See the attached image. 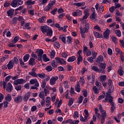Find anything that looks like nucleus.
Returning a JSON list of instances; mask_svg holds the SVG:
<instances>
[{
  "mask_svg": "<svg viewBox=\"0 0 124 124\" xmlns=\"http://www.w3.org/2000/svg\"><path fill=\"white\" fill-rule=\"evenodd\" d=\"M16 63V56H15L14 60H12L9 61L7 65V68L9 70H11L13 67H14V64Z\"/></svg>",
  "mask_w": 124,
  "mask_h": 124,
  "instance_id": "nucleus-1",
  "label": "nucleus"
},
{
  "mask_svg": "<svg viewBox=\"0 0 124 124\" xmlns=\"http://www.w3.org/2000/svg\"><path fill=\"white\" fill-rule=\"evenodd\" d=\"M88 81L91 85H93L95 82V75L91 74L87 76Z\"/></svg>",
  "mask_w": 124,
  "mask_h": 124,
  "instance_id": "nucleus-2",
  "label": "nucleus"
},
{
  "mask_svg": "<svg viewBox=\"0 0 124 124\" xmlns=\"http://www.w3.org/2000/svg\"><path fill=\"white\" fill-rule=\"evenodd\" d=\"M94 111H95V114L93 115V119L94 122H95L96 121V118H98L99 119L100 117V113H98V108H94Z\"/></svg>",
  "mask_w": 124,
  "mask_h": 124,
  "instance_id": "nucleus-3",
  "label": "nucleus"
},
{
  "mask_svg": "<svg viewBox=\"0 0 124 124\" xmlns=\"http://www.w3.org/2000/svg\"><path fill=\"white\" fill-rule=\"evenodd\" d=\"M59 80V77L58 76H53L49 80V84L51 86H54V85H56V82Z\"/></svg>",
  "mask_w": 124,
  "mask_h": 124,
  "instance_id": "nucleus-4",
  "label": "nucleus"
},
{
  "mask_svg": "<svg viewBox=\"0 0 124 124\" xmlns=\"http://www.w3.org/2000/svg\"><path fill=\"white\" fill-rule=\"evenodd\" d=\"M83 53L84 55H86V57H89L92 55V51L86 46H83Z\"/></svg>",
  "mask_w": 124,
  "mask_h": 124,
  "instance_id": "nucleus-5",
  "label": "nucleus"
},
{
  "mask_svg": "<svg viewBox=\"0 0 124 124\" xmlns=\"http://www.w3.org/2000/svg\"><path fill=\"white\" fill-rule=\"evenodd\" d=\"M80 31L82 38H85V36H86V34L85 33H88L89 32V30L82 27L80 28Z\"/></svg>",
  "mask_w": 124,
  "mask_h": 124,
  "instance_id": "nucleus-6",
  "label": "nucleus"
},
{
  "mask_svg": "<svg viewBox=\"0 0 124 124\" xmlns=\"http://www.w3.org/2000/svg\"><path fill=\"white\" fill-rule=\"evenodd\" d=\"M11 78H12V76H10V75L6 77L5 78V81H3L2 84L4 90H5L6 89V85H7V82H8V81H9L10 79H11Z\"/></svg>",
  "mask_w": 124,
  "mask_h": 124,
  "instance_id": "nucleus-7",
  "label": "nucleus"
},
{
  "mask_svg": "<svg viewBox=\"0 0 124 124\" xmlns=\"http://www.w3.org/2000/svg\"><path fill=\"white\" fill-rule=\"evenodd\" d=\"M50 27L47 25L41 26H40V30L42 33H46V32L49 31Z\"/></svg>",
  "mask_w": 124,
  "mask_h": 124,
  "instance_id": "nucleus-8",
  "label": "nucleus"
},
{
  "mask_svg": "<svg viewBox=\"0 0 124 124\" xmlns=\"http://www.w3.org/2000/svg\"><path fill=\"white\" fill-rule=\"evenodd\" d=\"M55 60L57 62V63H60V64H66V62L64 61V60L62 58H60L59 57H57L55 58Z\"/></svg>",
  "mask_w": 124,
  "mask_h": 124,
  "instance_id": "nucleus-9",
  "label": "nucleus"
},
{
  "mask_svg": "<svg viewBox=\"0 0 124 124\" xmlns=\"http://www.w3.org/2000/svg\"><path fill=\"white\" fill-rule=\"evenodd\" d=\"M30 83L31 85H34L35 87H39V82L36 78L31 79L30 81Z\"/></svg>",
  "mask_w": 124,
  "mask_h": 124,
  "instance_id": "nucleus-10",
  "label": "nucleus"
},
{
  "mask_svg": "<svg viewBox=\"0 0 124 124\" xmlns=\"http://www.w3.org/2000/svg\"><path fill=\"white\" fill-rule=\"evenodd\" d=\"M101 113V124H103L105 122V119L107 118V114H106V111L104 110Z\"/></svg>",
  "mask_w": 124,
  "mask_h": 124,
  "instance_id": "nucleus-11",
  "label": "nucleus"
},
{
  "mask_svg": "<svg viewBox=\"0 0 124 124\" xmlns=\"http://www.w3.org/2000/svg\"><path fill=\"white\" fill-rule=\"evenodd\" d=\"M83 13H82V11L77 9L75 12H73L72 13V15L74 17H78V16H82Z\"/></svg>",
  "mask_w": 124,
  "mask_h": 124,
  "instance_id": "nucleus-12",
  "label": "nucleus"
},
{
  "mask_svg": "<svg viewBox=\"0 0 124 124\" xmlns=\"http://www.w3.org/2000/svg\"><path fill=\"white\" fill-rule=\"evenodd\" d=\"M36 69L34 68L31 69V71L29 72V75L30 76H32V77H34V78H37V74L36 73Z\"/></svg>",
  "mask_w": 124,
  "mask_h": 124,
  "instance_id": "nucleus-13",
  "label": "nucleus"
},
{
  "mask_svg": "<svg viewBox=\"0 0 124 124\" xmlns=\"http://www.w3.org/2000/svg\"><path fill=\"white\" fill-rule=\"evenodd\" d=\"M106 68V63H100V72L101 73H105V71L104 69Z\"/></svg>",
  "mask_w": 124,
  "mask_h": 124,
  "instance_id": "nucleus-14",
  "label": "nucleus"
},
{
  "mask_svg": "<svg viewBox=\"0 0 124 124\" xmlns=\"http://www.w3.org/2000/svg\"><path fill=\"white\" fill-rule=\"evenodd\" d=\"M110 35V30L107 29L105 32H103V36L104 38L106 39H108L109 38V36Z\"/></svg>",
  "mask_w": 124,
  "mask_h": 124,
  "instance_id": "nucleus-15",
  "label": "nucleus"
},
{
  "mask_svg": "<svg viewBox=\"0 0 124 124\" xmlns=\"http://www.w3.org/2000/svg\"><path fill=\"white\" fill-rule=\"evenodd\" d=\"M36 62H35V59L33 58H31L29 60L28 64L29 65H31L33 66V65H35Z\"/></svg>",
  "mask_w": 124,
  "mask_h": 124,
  "instance_id": "nucleus-16",
  "label": "nucleus"
},
{
  "mask_svg": "<svg viewBox=\"0 0 124 124\" xmlns=\"http://www.w3.org/2000/svg\"><path fill=\"white\" fill-rule=\"evenodd\" d=\"M7 14L8 17H10V18H12L13 16L14 15V9H10L7 11Z\"/></svg>",
  "mask_w": 124,
  "mask_h": 124,
  "instance_id": "nucleus-17",
  "label": "nucleus"
},
{
  "mask_svg": "<svg viewBox=\"0 0 124 124\" xmlns=\"http://www.w3.org/2000/svg\"><path fill=\"white\" fill-rule=\"evenodd\" d=\"M30 97H31V93L30 92H28L24 95L23 98L24 101L27 102L28 100H29V98H30Z\"/></svg>",
  "mask_w": 124,
  "mask_h": 124,
  "instance_id": "nucleus-18",
  "label": "nucleus"
},
{
  "mask_svg": "<svg viewBox=\"0 0 124 124\" xmlns=\"http://www.w3.org/2000/svg\"><path fill=\"white\" fill-rule=\"evenodd\" d=\"M93 33L95 37H97V38H102L103 35L102 34L100 33V32L96 31H94L93 32Z\"/></svg>",
  "mask_w": 124,
  "mask_h": 124,
  "instance_id": "nucleus-19",
  "label": "nucleus"
},
{
  "mask_svg": "<svg viewBox=\"0 0 124 124\" xmlns=\"http://www.w3.org/2000/svg\"><path fill=\"white\" fill-rule=\"evenodd\" d=\"M15 43H16V36H15L13 40L10 42V44H9V47L11 48L15 47V46H16V45H14Z\"/></svg>",
  "mask_w": 124,
  "mask_h": 124,
  "instance_id": "nucleus-20",
  "label": "nucleus"
},
{
  "mask_svg": "<svg viewBox=\"0 0 124 124\" xmlns=\"http://www.w3.org/2000/svg\"><path fill=\"white\" fill-rule=\"evenodd\" d=\"M113 97L111 96L110 94L107 95V96L105 98V101H107V102H113Z\"/></svg>",
  "mask_w": 124,
  "mask_h": 124,
  "instance_id": "nucleus-21",
  "label": "nucleus"
},
{
  "mask_svg": "<svg viewBox=\"0 0 124 124\" xmlns=\"http://www.w3.org/2000/svg\"><path fill=\"white\" fill-rule=\"evenodd\" d=\"M104 61V58L102 55H99L98 57L96 58V62H102Z\"/></svg>",
  "mask_w": 124,
  "mask_h": 124,
  "instance_id": "nucleus-22",
  "label": "nucleus"
},
{
  "mask_svg": "<svg viewBox=\"0 0 124 124\" xmlns=\"http://www.w3.org/2000/svg\"><path fill=\"white\" fill-rule=\"evenodd\" d=\"M75 90L77 93H80V92H81V87H80V83L79 82H77L75 85Z\"/></svg>",
  "mask_w": 124,
  "mask_h": 124,
  "instance_id": "nucleus-23",
  "label": "nucleus"
},
{
  "mask_svg": "<svg viewBox=\"0 0 124 124\" xmlns=\"http://www.w3.org/2000/svg\"><path fill=\"white\" fill-rule=\"evenodd\" d=\"M109 104L111 105V108H110V111L111 113H114V111H115V109H116V105H115V103L114 102H110Z\"/></svg>",
  "mask_w": 124,
  "mask_h": 124,
  "instance_id": "nucleus-24",
  "label": "nucleus"
},
{
  "mask_svg": "<svg viewBox=\"0 0 124 124\" xmlns=\"http://www.w3.org/2000/svg\"><path fill=\"white\" fill-rule=\"evenodd\" d=\"M13 87H12V84L10 82H9L7 84V88H6V91L7 92H11V91H13Z\"/></svg>",
  "mask_w": 124,
  "mask_h": 124,
  "instance_id": "nucleus-25",
  "label": "nucleus"
},
{
  "mask_svg": "<svg viewBox=\"0 0 124 124\" xmlns=\"http://www.w3.org/2000/svg\"><path fill=\"white\" fill-rule=\"evenodd\" d=\"M95 85V87L98 88L99 91H101L102 90V86H101V83H100V82L96 81Z\"/></svg>",
  "mask_w": 124,
  "mask_h": 124,
  "instance_id": "nucleus-26",
  "label": "nucleus"
},
{
  "mask_svg": "<svg viewBox=\"0 0 124 124\" xmlns=\"http://www.w3.org/2000/svg\"><path fill=\"white\" fill-rule=\"evenodd\" d=\"M85 3L84 2H78V3H74L73 5L75 6H77V7H82L85 5Z\"/></svg>",
  "mask_w": 124,
  "mask_h": 124,
  "instance_id": "nucleus-27",
  "label": "nucleus"
},
{
  "mask_svg": "<svg viewBox=\"0 0 124 124\" xmlns=\"http://www.w3.org/2000/svg\"><path fill=\"white\" fill-rule=\"evenodd\" d=\"M84 113L85 114L84 118L88 122V120H89V117H90V114H89V111L87 109H85L84 110Z\"/></svg>",
  "mask_w": 124,
  "mask_h": 124,
  "instance_id": "nucleus-28",
  "label": "nucleus"
},
{
  "mask_svg": "<svg viewBox=\"0 0 124 124\" xmlns=\"http://www.w3.org/2000/svg\"><path fill=\"white\" fill-rule=\"evenodd\" d=\"M90 19L92 21L95 22L96 21V13H93L90 16Z\"/></svg>",
  "mask_w": 124,
  "mask_h": 124,
  "instance_id": "nucleus-29",
  "label": "nucleus"
},
{
  "mask_svg": "<svg viewBox=\"0 0 124 124\" xmlns=\"http://www.w3.org/2000/svg\"><path fill=\"white\" fill-rule=\"evenodd\" d=\"M27 81L25 79H23V78L17 79L16 80V84L18 85V84H24V83H26Z\"/></svg>",
  "mask_w": 124,
  "mask_h": 124,
  "instance_id": "nucleus-30",
  "label": "nucleus"
},
{
  "mask_svg": "<svg viewBox=\"0 0 124 124\" xmlns=\"http://www.w3.org/2000/svg\"><path fill=\"white\" fill-rule=\"evenodd\" d=\"M36 53H37L38 57H42V55L44 54V52L42 49H38L36 50Z\"/></svg>",
  "mask_w": 124,
  "mask_h": 124,
  "instance_id": "nucleus-31",
  "label": "nucleus"
},
{
  "mask_svg": "<svg viewBox=\"0 0 124 124\" xmlns=\"http://www.w3.org/2000/svg\"><path fill=\"white\" fill-rule=\"evenodd\" d=\"M107 78V76H106V75H105L100 76V82L101 83L102 82H105V81H106Z\"/></svg>",
  "mask_w": 124,
  "mask_h": 124,
  "instance_id": "nucleus-32",
  "label": "nucleus"
},
{
  "mask_svg": "<svg viewBox=\"0 0 124 124\" xmlns=\"http://www.w3.org/2000/svg\"><path fill=\"white\" fill-rule=\"evenodd\" d=\"M46 99V107H49L51 104V103H50V101H51V98L50 97H47Z\"/></svg>",
  "mask_w": 124,
  "mask_h": 124,
  "instance_id": "nucleus-33",
  "label": "nucleus"
},
{
  "mask_svg": "<svg viewBox=\"0 0 124 124\" xmlns=\"http://www.w3.org/2000/svg\"><path fill=\"white\" fill-rule=\"evenodd\" d=\"M43 61L46 62H50V59L47 57V55L46 54H43L42 56Z\"/></svg>",
  "mask_w": 124,
  "mask_h": 124,
  "instance_id": "nucleus-34",
  "label": "nucleus"
},
{
  "mask_svg": "<svg viewBox=\"0 0 124 124\" xmlns=\"http://www.w3.org/2000/svg\"><path fill=\"white\" fill-rule=\"evenodd\" d=\"M26 5H33L35 4V1H32V0H28L26 2Z\"/></svg>",
  "mask_w": 124,
  "mask_h": 124,
  "instance_id": "nucleus-35",
  "label": "nucleus"
},
{
  "mask_svg": "<svg viewBox=\"0 0 124 124\" xmlns=\"http://www.w3.org/2000/svg\"><path fill=\"white\" fill-rule=\"evenodd\" d=\"M76 60V57L74 56H71L69 57V58L67 60L68 62H73L74 61Z\"/></svg>",
  "mask_w": 124,
  "mask_h": 124,
  "instance_id": "nucleus-36",
  "label": "nucleus"
},
{
  "mask_svg": "<svg viewBox=\"0 0 124 124\" xmlns=\"http://www.w3.org/2000/svg\"><path fill=\"white\" fill-rule=\"evenodd\" d=\"M93 91L95 94H98L99 93L100 90H98V88L96 86H93Z\"/></svg>",
  "mask_w": 124,
  "mask_h": 124,
  "instance_id": "nucleus-37",
  "label": "nucleus"
},
{
  "mask_svg": "<svg viewBox=\"0 0 124 124\" xmlns=\"http://www.w3.org/2000/svg\"><path fill=\"white\" fill-rule=\"evenodd\" d=\"M83 62V56H78L77 57V64L79 65L81 62Z\"/></svg>",
  "mask_w": 124,
  "mask_h": 124,
  "instance_id": "nucleus-38",
  "label": "nucleus"
},
{
  "mask_svg": "<svg viewBox=\"0 0 124 124\" xmlns=\"http://www.w3.org/2000/svg\"><path fill=\"white\" fill-rule=\"evenodd\" d=\"M37 78H40L41 79H44L45 78V73H39L37 75Z\"/></svg>",
  "mask_w": 124,
  "mask_h": 124,
  "instance_id": "nucleus-39",
  "label": "nucleus"
},
{
  "mask_svg": "<svg viewBox=\"0 0 124 124\" xmlns=\"http://www.w3.org/2000/svg\"><path fill=\"white\" fill-rule=\"evenodd\" d=\"M31 23L28 22L25 24L24 25V29L25 30H31Z\"/></svg>",
  "mask_w": 124,
  "mask_h": 124,
  "instance_id": "nucleus-40",
  "label": "nucleus"
},
{
  "mask_svg": "<svg viewBox=\"0 0 124 124\" xmlns=\"http://www.w3.org/2000/svg\"><path fill=\"white\" fill-rule=\"evenodd\" d=\"M59 39H61L64 44H66V39H65V37L63 36V35H61L59 36Z\"/></svg>",
  "mask_w": 124,
  "mask_h": 124,
  "instance_id": "nucleus-41",
  "label": "nucleus"
},
{
  "mask_svg": "<svg viewBox=\"0 0 124 124\" xmlns=\"http://www.w3.org/2000/svg\"><path fill=\"white\" fill-rule=\"evenodd\" d=\"M30 57H31V56L30 55V54H26L23 57V60H24V62H28V61H29V59H30Z\"/></svg>",
  "mask_w": 124,
  "mask_h": 124,
  "instance_id": "nucleus-42",
  "label": "nucleus"
},
{
  "mask_svg": "<svg viewBox=\"0 0 124 124\" xmlns=\"http://www.w3.org/2000/svg\"><path fill=\"white\" fill-rule=\"evenodd\" d=\"M73 41V39L72 38V37H71V36H67V43H68V44H71V43H72Z\"/></svg>",
  "mask_w": 124,
  "mask_h": 124,
  "instance_id": "nucleus-43",
  "label": "nucleus"
},
{
  "mask_svg": "<svg viewBox=\"0 0 124 124\" xmlns=\"http://www.w3.org/2000/svg\"><path fill=\"white\" fill-rule=\"evenodd\" d=\"M46 35L47 36H52L53 35V30L52 29L49 28V30L46 32Z\"/></svg>",
  "mask_w": 124,
  "mask_h": 124,
  "instance_id": "nucleus-44",
  "label": "nucleus"
},
{
  "mask_svg": "<svg viewBox=\"0 0 124 124\" xmlns=\"http://www.w3.org/2000/svg\"><path fill=\"white\" fill-rule=\"evenodd\" d=\"M108 90L109 92V93H113L114 92V85H109L108 87Z\"/></svg>",
  "mask_w": 124,
  "mask_h": 124,
  "instance_id": "nucleus-45",
  "label": "nucleus"
},
{
  "mask_svg": "<svg viewBox=\"0 0 124 124\" xmlns=\"http://www.w3.org/2000/svg\"><path fill=\"white\" fill-rule=\"evenodd\" d=\"M79 83H81V86H84V85H85V83H86V81H85V78H84V77H81L80 78Z\"/></svg>",
  "mask_w": 124,
  "mask_h": 124,
  "instance_id": "nucleus-46",
  "label": "nucleus"
},
{
  "mask_svg": "<svg viewBox=\"0 0 124 124\" xmlns=\"http://www.w3.org/2000/svg\"><path fill=\"white\" fill-rule=\"evenodd\" d=\"M52 67H58V62H56V60H53L51 63Z\"/></svg>",
  "mask_w": 124,
  "mask_h": 124,
  "instance_id": "nucleus-47",
  "label": "nucleus"
},
{
  "mask_svg": "<svg viewBox=\"0 0 124 124\" xmlns=\"http://www.w3.org/2000/svg\"><path fill=\"white\" fill-rule=\"evenodd\" d=\"M74 102V98H70L69 99V101L68 103V106H69V107H70V106H71L72 104H73Z\"/></svg>",
  "mask_w": 124,
  "mask_h": 124,
  "instance_id": "nucleus-48",
  "label": "nucleus"
},
{
  "mask_svg": "<svg viewBox=\"0 0 124 124\" xmlns=\"http://www.w3.org/2000/svg\"><path fill=\"white\" fill-rule=\"evenodd\" d=\"M5 99L6 101H8V102L11 101V99H12L11 95L9 94H8L5 98Z\"/></svg>",
  "mask_w": 124,
  "mask_h": 124,
  "instance_id": "nucleus-49",
  "label": "nucleus"
},
{
  "mask_svg": "<svg viewBox=\"0 0 124 124\" xmlns=\"http://www.w3.org/2000/svg\"><path fill=\"white\" fill-rule=\"evenodd\" d=\"M53 46L54 48H57V49H59L60 47H61V45L59 43V42H55L54 43Z\"/></svg>",
  "mask_w": 124,
  "mask_h": 124,
  "instance_id": "nucleus-50",
  "label": "nucleus"
},
{
  "mask_svg": "<svg viewBox=\"0 0 124 124\" xmlns=\"http://www.w3.org/2000/svg\"><path fill=\"white\" fill-rule=\"evenodd\" d=\"M83 99H84V97L83 96H79V97L78 98V104H81L82 102H83Z\"/></svg>",
  "mask_w": 124,
  "mask_h": 124,
  "instance_id": "nucleus-51",
  "label": "nucleus"
},
{
  "mask_svg": "<svg viewBox=\"0 0 124 124\" xmlns=\"http://www.w3.org/2000/svg\"><path fill=\"white\" fill-rule=\"evenodd\" d=\"M39 97L42 98V99H45V97H44V92L42 91L39 93Z\"/></svg>",
  "mask_w": 124,
  "mask_h": 124,
  "instance_id": "nucleus-52",
  "label": "nucleus"
},
{
  "mask_svg": "<svg viewBox=\"0 0 124 124\" xmlns=\"http://www.w3.org/2000/svg\"><path fill=\"white\" fill-rule=\"evenodd\" d=\"M24 1L22 0H16V6H19V5H22Z\"/></svg>",
  "mask_w": 124,
  "mask_h": 124,
  "instance_id": "nucleus-53",
  "label": "nucleus"
},
{
  "mask_svg": "<svg viewBox=\"0 0 124 124\" xmlns=\"http://www.w3.org/2000/svg\"><path fill=\"white\" fill-rule=\"evenodd\" d=\"M92 70H93L94 71H95L96 72H100V70H99V69L96 66H93L92 67Z\"/></svg>",
  "mask_w": 124,
  "mask_h": 124,
  "instance_id": "nucleus-54",
  "label": "nucleus"
},
{
  "mask_svg": "<svg viewBox=\"0 0 124 124\" xmlns=\"http://www.w3.org/2000/svg\"><path fill=\"white\" fill-rule=\"evenodd\" d=\"M115 33L118 37H121L122 36V32L120 30H116Z\"/></svg>",
  "mask_w": 124,
  "mask_h": 124,
  "instance_id": "nucleus-55",
  "label": "nucleus"
},
{
  "mask_svg": "<svg viewBox=\"0 0 124 124\" xmlns=\"http://www.w3.org/2000/svg\"><path fill=\"white\" fill-rule=\"evenodd\" d=\"M115 51L116 52V55H120L121 54H122L123 53V51H122V50L120 49V48H118V47H116L115 48Z\"/></svg>",
  "mask_w": 124,
  "mask_h": 124,
  "instance_id": "nucleus-56",
  "label": "nucleus"
},
{
  "mask_svg": "<svg viewBox=\"0 0 124 124\" xmlns=\"http://www.w3.org/2000/svg\"><path fill=\"white\" fill-rule=\"evenodd\" d=\"M46 70L48 71V72H50V71H52V70H53V67H52V66L51 65L47 66L46 67Z\"/></svg>",
  "mask_w": 124,
  "mask_h": 124,
  "instance_id": "nucleus-57",
  "label": "nucleus"
},
{
  "mask_svg": "<svg viewBox=\"0 0 124 124\" xmlns=\"http://www.w3.org/2000/svg\"><path fill=\"white\" fill-rule=\"evenodd\" d=\"M56 55V52L54 50H52L50 52V58L51 59H54Z\"/></svg>",
  "mask_w": 124,
  "mask_h": 124,
  "instance_id": "nucleus-58",
  "label": "nucleus"
},
{
  "mask_svg": "<svg viewBox=\"0 0 124 124\" xmlns=\"http://www.w3.org/2000/svg\"><path fill=\"white\" fill-rule=\"evenodd\" d=\"M22 100H23V98L22 97V96L19 95L17 96V97H16V102H21Z\"/></svg>",
  "mask_w": 124,
  "mask_h": 124,
  "instance_id": "nucleus-59",
  "label": "nucleus"
},
{
  "mask_svg": "<svg viewBox=\"0 0 124 124\" xmlns=\"http://www.w3.org/2000/svg\"><path fill=\"white\" fill-rule=\"evenodd\" d=\"M93 59H94V58H93V57H89L87 58V61L90 62V63H93Z\"/></svg>",
  "mask_w": 124,
  "mask_h": 124,
  "instance_id": "nucleus-60",
  "label": "nucleus"
},
{
  "mask_svg": "<svg viewBox=\"0 0 124 124\" xmlns=\"http://www.w3.org/2000/svg\"><path fill=\"white\" fill-rule=\"evenodd\" d=\"M92 57H93L94 59H95L96 58V56H97V52H96L94 50H93L92 51Z\"/></svg>",
  "mask_w": 124,
  "mask_h": 124,
  "instance_id": "nucleus-61",
  "label": "nucleus"
},
{
  "mask_svg": "<svg viewBox=\"0 0 124 124\" xmlns=\"http://www.w3.org/2000/svg\"><path fill=\"white\" fill-rule=\"evenodd\" d=\"M46 81L45 80H43L42 81V83H41V87L42 88V89H44V88H45V87H46Z\"/></svg>",
  "mask_w": 124,
  "mask_h": 124,
  "instance_id": "nucleus-62",
  "label": "nucleus"
},
{
  "mask_svg": "<svg viewBox=\"0 0 124 124\" xmlns=\"http://www.w3.org/2000/svg\"><path fill=\"white\" fill-rule=\"evenodd\" d=\"M46 18V17L44 16H42V17L39 18V22H40V23H41V24H42L44 22H45Z\"/></svg>",
  "mask_w": 124,
  "mask_h": 124,
  "instance_id": "nucleus-63",
  "label": "nucleus"
},
{
  "mask_svg": "<svg viewBox=\"0 0 124 124\" xmlns=\"http://www.w3.org/2000/svg\"><path fill=\"white\" fill-rule=\"evenodd\" d=\"M120 60L121 62H124V53L123 52L122 53H121L120 54Z\"/></svg>",
  "mask_w": 124,
  "mask_h": 124,
  "instance_id": "nucleus-64",
  "label": "nucleus"
}]
</instances>
